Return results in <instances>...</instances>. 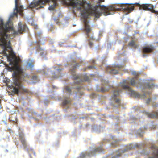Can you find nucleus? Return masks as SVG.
<instances>
[{"label": "nucleus", "mask_w": 158, "mask_h": 158, "mask_svg": "<svg viewBox=\"0 0 158 158\" xmlns=\"http://www.w3.org/2000/svg\"><path fill=\"white\" fill-rule=\"evenodd\" d=\"M9 23L8 21L4 24L3 20H0V44L4 48L3 52L4 56H6L11 64V67L8 64L6 66L9 70L14 71L13 74V83L10 88L13 89L12 92L16 94H18L19 92L21 93H27L28 92V90L23 87L22 81L25 80V78L28 77V75L25 73L17 61H15L14 64L13 57L10 56L12 53L10 40L11 36L6 33L11 31H12L13 35L14 36L19 34H21L26 31L27 27L26 25L22 24L21 22H19L18 24V31H14L12 27L9 26Z\"/></svg>", "instance_id": "f257e3e1"}, {"label": "nucleus", "mask_w": 158, "mask_h": 158, "mask_svg": "<svg viewBox=\"0 0 158 158\" xmlns=\"http://www.w3.org/2000/svg\"><path fill=\"white\" fill-rule=\"evenodd\" d=\"M135 6H138L140 10H143L146 11H149L156 15H158V11H155L154 6L151 4H143L141 5L137 3L134 4H113L107 7L104 5L101 6V9L102 12H100L98 10V7L95 6L91 9V13L95 18H99L102 14L105 15L112 14L116 11L122 10L127 12L129 14L134 9Z\"/></svg>", "instance_id": "f03ea898"}, {"label": "nucleus", "mask_w": 158, "mask_h": 158, "mask_svg": "<svg viewBox=\"0 0 158 158\" xmlns=\"http://www.w3.org/2000/svg\"><path fill=\"white\" fill-rule=\"evenodd\" d=\"M132 73L133 75H135V77L132 78L130 81H127L126 80H123V82L120 83V85L123 89L128 90L129 92V94H130L131 96L139 98L140 96V95L137 92L132 90L127 85L128 84H129V82L131 85L134 86H136L140 83L139 80L137 77L139 76V74L135 71L132 72Z\"/></svg>", "instance_id": "7ed1b4c3"}, {"label": "nucleus", "mask_w": 158, "mask_h": 158, "mask_svg": "<svg viewBox=\"0 0 158 158\" xmlns=\"http://www.w3.org/2000/svg\"><path fill=\"white\" fill-rule=\"evenodd\" d=\"M70 4L73 8H76L78 10H82L84 12L87 10L88 4L86 1L83 0H69Z\"/></svg>", "instance_id": "20e7f679"}, {"label": "nucleus", "mask_w": 158, "mask_h": 158, "mask_svg": "<svg viewBox=\"0 0 158 158\" xmlns=\"http://www.w3.org/2000/svg\"><path fill=\"white\" fill-rule=\"evenodd\" d=\"M79 64L76 63L72 66L70 70L73 78L75 80L79 79L80 80V81L77 82L75 81L74 82L77 84H80L81 82L87 81L89 79V77L86 76H80L77 75L75 74H73L75 73L76 68L79 67Z\"/></svg>", "instance_id": "39448f33"}, {"label": "nucleus", "mask_w": 158, "mask_h": 158, "mask_svg": "<svg viewBox=\"0 0 158 158\" xmlns=\"http://www.w3.org/2000/svg\"><path fill=\"white\" fill-rule=\"evenodd\" d=\"M15 7L14 9V12L10 18H12L14 16H18V13L22 16H23V12L24 10L23 7L22 5L20 0H15Z\"/></svg>", "instance_id": "423d86ee"}, {"label": "nucleus", "mask_w": 158, "mask_h": 158, "mask_svg": "<svg viewBox=\"0 0 158 158\" xmlns=\"http://www.w3.org/2000/svg\"><path fill=\"white\" fill-rule=\"evenodd\" d=\"M121 92V89L117 88L113 90L112 95L111 96V99L114 101L115 103L119 106L120 105V99L119 97V93Z\"/></svg>", "instance_id": "0eeeda50"}, {"label": "nucleus", "mask_w": 158, "mask_h": 158, "mask_svg": "<svg viewBox=\"0 0 158 158\" xmlns=\"http://www.w3.org/2000/svg\"><path fill=\"white\" fill-rule=\"evenodd\" d=\"M103 150V149L101 147H98L94 149L90 153L87 152L81 153L80 156V158H85L87 156H89L93 155L96 152H102Z\"/></svg>", "instance_id": "6e6552de"}, {"label": "nucleus", "mask_w": 158, "mask_h": 158, "mask_svg": "<svg viewBox=\"0 0 158 158\" xmlns=\"http://www.w3.org/2000/svg\"><path fill=\"white\" fill-rule=\"evenodd\" d=\"M123 67V66L119 65H115L114 67L108 66L106 67V70L107 72L109 73L110 74H116L118 73V70H116V69H120Z\"/></svg>", "instance_id": "1a4fd4ad"}, {"label": "nucleus", "mask_w": 158, "mask_h": 158, "mask_svg": "<svg viewBox=\"0 0 158 158\" xmlns=\"http://www.w3.org/2000/svg\"><path fill=\"white\" fill-rule=\"evenodd\" d=\"M154 50V48L152 45H148L144 47L142 49V52L143 54L142 56L143 57L147 56L148 55L145 54L151 53Z\"/></svg>", "instance_id": "9d476101"}, {"label": "nucleus", "mask_w": 158, "mask_h": 158, "mask_svg": "<svg viewBox=\"0 0 158 158\" xmlns=\"http://www.w3.org/2000/svg\"><path fill=\"white\" fill-rule=\"evenodd\" d=\"M84 22L85 24V29L86 32V35L88 37H89V33L90 32L91 30L90 26L88 25L89 22L86 19H85Z\"/></svg>", "instance_id": "9b49d317"}, {"label": "nucleus", "mask_w": 158, "mask_h": 158, "mask_svg": "<svg viewBox=\"0 0 158 158\" xmlns=\"http://www.w3.org/2000/svg\"><path fill=\"white\" fill-rule=\"evenodd\" d=\"M151 148L154 149V150L152 156L149 157V158H158V147L153 145L151 146Z\"/></svg>", "instance_id": "f8f14e48"}, {"label": "nucleus", "mask_w": 158, "mask_h": 158, "mask_svg": "<svg viewBox=\"0 0 158 158\" xmlns=\"http://www.w3.org/2000/svg\"><path fill=\"white\" fill-rule=\"evenodd\" d=\"M145 114L148 117L151 118H158V111L157 112H153L152 113H145Z\"/></svg>", "instance_id": "ddd939ff"}, {"label": "nucleus", "mask_w": 158, "mask_h": 158, "mask_svg": "<svg viewBox=\"0 0 158 158\" xmlns=\"http://www.w3.org/2000/svg\"><path fill=\"white\" fill-rule=\"evenodd\" d=\"M19 139L21 141L22 144L24 148L27 147V143L25 140L23 134H20L19 135Z\"/></svg>", "instance_id": "4468645a"}, {"label": "nucleus", "mask_w": 158, "mask_h": 158, "mask_svg": "<svg viewBox=\"0 0 158 158\" xmlns=\"http://www.w3.org/2000/svg\"><path fill=\"white\" fill-rule=\"evenodd\" d=\"M128 46L136 49L139 46V45L136 44L134 40H132L129 43Z\"/></svg>", "instance_id": "2eb2a0df"}, {"label": "nucleus", "mask_w": 158, "mask_h": 158, "mask_svg": "<svg viewBox=\"0 0 158 158\" xmlns=\"http://www.w3.org/2000/svg\"><path fill=\"white\" fill-rule=\"evenodd\" d=\"M71 101L69 98L65 99L63 102L62 105L64 106H65L66 105L70 103Z\"/></svg>", "instance_id": "dca6fc26"}, {"label": "nucleus", "mask_w": 158, "mask_h": 158, "mask_svg": "<svg viewBox=\"0 0 158 158\" xmlns=\"http://www.w3.org/2000/svg\"><path fill=\"white\" fill-rule=\"evenodd\" d=\"M118 145V142L117 141H115L111 143V145L113 147H115Z\"/></svg>", "instance_id": "f3484780"}, {"label": "nucleus", "mask_w": 158, "mask_h": 158, "mask_svg": "<svg viewBox=\"0 0 158 158\" xmlns=\"http://www.w3.org/2000/svg\"><path fill=\"white\" fill-rule=\"evenodd\" d=\"M154 86L153 84H150V83H148L146 85V87L148 89H152Z\"/></svg>", "instance_id": "a211bd4d"}, {"label": "nucleus", "mask_w": 158, "mask_h": 158, "mask_svg": "<svg viewBox=\"0 0 158 158\" xmlns=\"http://www.w3.org/2000/svg\"><path fill=\"white\" fill-rule=\"evenodd\" d=\"M95 67L94 66L90 65L88 66V67L84 68V70H83V71H85L86 69H93Z\"/></svg>", "instance_id": "6ab92c4d"}, {"label": "nucleus", "mask_w": 158, "mask_h": 158, "mask_svg": "<svg viewBox=\"0 0 158 158\" xmlns=\"http://www.w3.org/2000/svg\"><path fill=\"white\" fill-rule=\"evenodd\" d=\"M65 89L66 90V91L70 93L71 91V90L70 88L68 86H66L65 87Z\"/></svg>", "instance_id": "aec40b11"}, {"label": "nucleus", "mask_w": 158, "mask_h": 158, "mask_svg": "<svg viewBox=\"0 0 158 158\" xmlns=\"http://www.w3.org/2000/svg\"><path fill=\"white\" fill-rule=\"evenodd\" d=\"M107 91V90L105 89L103 87L101 88V89L99 90H98V91H101L103 93Z\"/></svg>", "instance_id": "412c9836"}, {"label": "nucleus", "mask_w": 158, "mask_h": 158, "mask_svg": "<svg viewBox=\"0 0 158 158\" xmlns=\"http://www.w3.org/2000/svg\"><path fill=\"white\" fill-rule=\"evenodd\" d=\"M32 78L33 80L37 81L38 80V77L34 75L33 76Z\"/></svg>", "instance_id": "4be33fe9"}, {"label": "nucleus", "mask_w": 158, "mask_h": 158, "mask_svg": "<svg viewBox=\"0 0 158 158\" xmlns=\"http://www.w3.org/2000/svg\"><path fill=\"white\" fill-rule=\"evenodd\" d=\"M133 147L132 146H130L129 147H128L127 148V149L125 150L124 151H122L123 152H124L125 151H127L128 150H131V149L133 148Z\"/></svg>", "instance_id": "5701e85b"}, {"label": "nucleus", "mask_w": 158, "mask_h": 158, "mask_svg": "<svg viewBox=\"0 0 158 158\" xmlns=\"http://www.w3.org/2000/svg\"><path fill=\"white\" fill-rule=\"evenodd\" d=\"M151 98H148L147 99V100L146 102V103L148 104H149L150 103V102L151 101Z\"/></svg>", "instance_id": "b1692460"}, {"label": "nucleus", "mask_w": 158, "mask_h": 158, "mask_svg": "<svg viewBox=\"0 0 158 158\" xmlns=\"http://www.w3.org/2000/svg\"><path fill=\"white\" fill-rule=\"evenodd\" d=\"M47 69H44L42 70L41 71V72H42L44 74H46V71Z\"/></svg>", "instance_id": "393cba45"}, {"label": "nucleus", "mask_w": 158, "mask_h": 158, "mask_svg": "<svg viewBox=\"0 0 158 158\" xmlns=\"http://www.w3.org/2000/svg\"><path fill=\"white\" fill-rule=\"evenodd\" d=\"M89 44L91 48L92 47L93 45V43L90 41L89 42Z\"/></svg>", "instance_id": "a878e982"}, {"label": "nucleus", "mask_w": 158, "mask_h": 158, "mask_svg": "<svg viewBox=\"0 0 158 158\" xmlns=\"http://www.w3.org/2000/svg\"><path fill=\"white\" fill-rule=\"evenodd\" d=\"M29 66L30 68H32L33 67V65L32 64H30L29 65Z\"/></svg>", "instance_id": "bb28decb"}, {"label": "nucleus", "mask_w": 158, "mask_h": 158, "mask_svg": "<svg viewBox=\"0 0 158 158\" xmlns=\"http://www.w3.org/2000/svg\"><path fill=\"white\" fill-rule=\"evenodd\" d=\"M91 63L93 64H94L95 63V60H91Z\"/></svg>", "instance_id": "cd10ccee"}, {"label": "nucleus", "mask_w": 158, "mask_h": 158, "mask_svg": "<svg viewBox=\"0 0 158 158\" xmlns=\"http://www.w3.org/2000/svg\"><path fill=\"white\" fill-rule=\"evenodd\" d=\"M121 153H119L117 155V156H116V157H118L119 156H121Z\"/></svg>", "instance_id": "c85d7f7f"}, {"label": "nucleus", "mask_w": 158, "mask_h": 158, "mask_svg": "<svg viewBox=\"0 0 158 158\" xmlns=\"http://www.w3.org/2000/svg\"><path fill=\"white\" fill-rule=\"evenodd\" d=\"M63 69H57V71L59 73H60Z\"/></svg>", "instance_id": "c756f323"}, {"label": "nucleus", "mask_w": 158, "mask_h": 158, "mask_svg": "<svg viewBox=\"0 0 158 158\" xmlns=\"http://www.w3.org/2000/svg\"><path fill=\"white\" fill-rule=\"evenodd\" d=\"M95 96V94H93L92 95H90V97L92 98H93V96Z\"/></svg>", "instance_id": "7c9ffc66"}, {"label": "nucleus", "mask_w": 158, "mask_h": 158, "mask_svg": "<svg viewBox=\"0 0 158 158\" xmlns=\"http://www.w3.org/2000/svg\"><path fill=\"white\" fill-rule=\"evenodd\" d=\"M143 98H144L146 97L145 95V94H144L143 95L141 96Z\"/></svg>", "instance_id": "2f4dec72"}, {"label": "nucleus", "mask_w": 158, "mask_h": 158, "mask_svg": "<svg viewBox=\"0 0 158 158\" xmlns=\"http://www.w3.org/2000/svg\"><path fill=\"white\" fill-rule=\"evenodd\" d=\"M152 106L154 107H157L158 106V104H156V105H154V104H153Z\"/></svg>", "instance_id": "473e14b6"}, {"label": "nucleus", "mask_w": 158, "mask_h": 158, "mask_svg": "<svg viewBox=\"0 0 158 158\" xmlns=\"http://www.w3.org/2000/svg\"><path fill=\"white\" fill-rule=\"evenodd\" d=\"M100 2H103L104 1V0H99Z\"/></svg>", "instance_id": "72a5a7b5"}, {"label": "nucleus", "mask_w": 158, "mask_h": 158, "mask_svg": "<svg viewBox=\"0 0 158 158\" xmlns=\"http://www.w3.org/2000/svg\"><path fill=\"white\" fill-rule=\"evenodd\" d=\"M37 44H38V45L39 46H40V42H38L37 43Z\"/></svg>", "instance_id": "f704fd0d"}, {"label": "nucleus", "mask_w": 158, "mask_h": 158, "mask_svg": "<svg viewBox=\"0 0 158 158\" xmlns=\"http://www.w3.org/2000/svg\"><path fill=\"white\" fill-rule=\"evenodd\" d=\"M42 53H43L42 52L40 53V54H41V55H43V54Z\"/></svg>", "instance_id": "c9c22d12"}, {"label": "nucleus", "mask_w": 158, "mask_h": 158, "mask_svg": "<svg viewBox=\"0 0 158 158\" xmlns=\"http://www.w3.org/2000/svg\"><path fill=\"white\" fill-rule=\"evenodd\" d=\"M58 77H55V78H58Z\"/></svg>", "instance_id": "e433bc0d"}, {"label": "nucleus", "mask_w": 158, "mask_h": 158, "mask_svg": "<svg viewBox=\"0 0 158 158\" xmlns=\"http://www.w3.org/2000/svg\"><path fill=\"white\" fill-rule=\"evenodd\" d=\"M88 15H87V16H85V17L86 18H88Z\"/></svg>", "instance_id": "4c0bfd02"}, {"label": "nucleus", "mask_w": 158, "mask_h": 158, "mask_svg": "<svg viewBox=\"0 0 158 158\" xmlns=\"http://www.w3.org/2000/svg\"><path fill=\"white\" fill-rule=\"evenodd\" d=\"M1 103V100L0 99V104Z\"/></svg>", "instance_id": "58836bf2"}, {"label": "nucleus", "mask_w": 158, "mask_h": 158, "mask_svg": "<svg viewBox=\"0 0 158 158\" xmlns=\"http://www.w3.org/2000/svg\"><path fill=\"white\" fill-rule=\"evenodd\" d=\"M6 84L7 85L8 84V83H6Z\"/></svg>", "instance_id": "ea45409f"}, {"label": "nucleus", "mask_w": 158, "mask_h": 158, "mask_svg": "<svg viewBox=\"0 0 158 158\" xmlns=\"http://www.w3.org/2000/svg\"><path fill=\"white\" fill-rule=\"evenodd\" d=\"M148 94H150V93H148Z\"/></svg>", "instance_id": "a19ab883"}]
</instances>
